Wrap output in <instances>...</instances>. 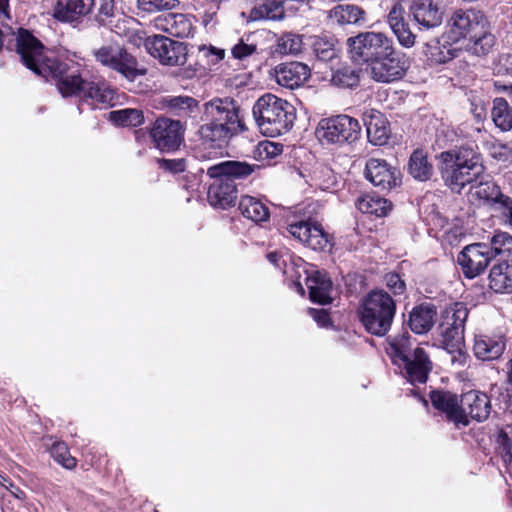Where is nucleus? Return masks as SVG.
I'll return each mask as SVG.
<instances>
[{"mask_svg":"<svg viewBox=\"0 0 512 512\" xmlns=\"http://www.w3.org/2000/svg\"><path fill=\"white\" fill-rule=\"evenodd\" d=\"M347 47L351 58L366 64L370 77L376 82L391 83L405 75V55L384 32H361L347 39Z\"/></svg>","mask_w":512,"mask_h":512,"instance_id":"f257e3e1","label":"nucleus"},{"mask_svg":"<svg viewBox=\"0 0 512 512\" xmlns=\"http://www.w3.org/2000/svg\"><path fill=\"white\" fill-rule=\"evenodd\" d=\"M239 112L240 107L231 98H214L204 104V123L199 127L198 135L210 147H199L200 157L215 156L232 137L247 129Z\"/></svg>","mask_w":512,"mask_h":512,"instance_id":"f03ea898","label":"nucleus"},{"mask_svg":"<svg viewBox=\"0 0 512 512\" xmlns=\"http://www.w3.org/2000/svg\"><path fill=\"white\" fill-rule=\"evenodd\" d=\"M39 76L55 80L63 97L78 96L92 104H109L114 98V91L105 82L83 80L76 69L55 58L49 57Z\"/></svg>","mask_w":512,"mask_h":512,"instance_id":"7ed1b4c3","label":"nucleus"},{"mask_svg":"<svg viewBox=\"0 0 512 512\" xmlns=\"http://www.w3.org/2000/svg\"><path fill=\"white\" fill-rule=\"evenodd\" d=\"M438 158L441 177L454 193H461L466 185L476 181L485 170L480 153L472 147H455L441 152Z\"/></svg>","mask_w":512,"mask_h":512,"instance_id":"20e7f679","label":"nucleus"},{"mask_svg":"<svg viewBox=\"0 0 512 512\" xmlns=\"http://www.w3.org/2000/svg\"><path fill=\"white\" fill-rule=\"evenodd\" d=\"M258 168V165L234 160L222 161L209 166L206 174L213 179L207 193L209 203L222 209L234 205L237 199L235 181L248 178Z\"/></svg>","mask_w":512,"mask_h":512,"instance_id":"39448f33","label":"nucleus"},{"mask_svg":"<svg viewBox=\"0 0 512 512\" xmlns=\"http://www.w3.org/2000/svg\"><path fill=\"white\" fill-rule=\"evenodd\" d=\"M253 118L259 131L268 137L289 132L296 120V109L287 100L266 93L259 97L252 108Z\"/></svg>","mask_w":512,"mask_h":512,"instance_id":"423d86ee","label":"nucleus"},{"mask_svg":"<svg viewBox=\"0 0 512 512\" xmlns=\"http://www.w3.org/2000/svg\"><path fill=\"white\" fill-rule=\"evenodd\" d=\"M469 309L463 302H455L445 308L439 325L443 348L451 355V362L464 366L467 354L464 348L465 323Z\"/></svg>","mask_w":512,"mask_h":512,"instance_id":"0eeeda50","label":"nucleus"},{"mask_svg":"<svg viewBox=\"0 0 512 512\" xmlns=\"http://www.w3.org/2000/svg\"><path fill=\"white\" fill-rule=\"evenodd\" d=\"M395 313L396 302L390 294L373 290L364 300L361 321L369 333L384 336L391 328Z\"/></svg>","mask_w":512,"mask_h":512,"instance_id":"6e6552de","label":"nucleus"},{"mask_svg":"<svg viewBox=\"0 0 512 512\" xmlns=\"http://www.w3.org/2000/svg\"><path fill=\"white\" fill-rule=\"evenodd\" d=\"M91 53L98 65L120 74L129 81H134L147 73L146 68L139 65L136 57L116 42L95 47Z\"/></svg>","mask_w":512,"mask_h":512,"instance_id":"1a4fd4ad","label":"nucleus"},{"mask_svg":"<svg viewBox=\"0 0 512 512\" xmlns=\"http://www.w3.org/2000/svg\"><path fill=\"white\" fill-rule=\"evenodd\" d=\"M361 134V126L355 118L348 115H337L319 121L315 135L322 144H350L357 141Z\"/></svg>","mask_w":512,"mask_h":512,"instance_id":"9d476101","label":"nucleus"},{"mask_svg":"<svg viewBox=\"0 0 512 512\" xmlns=\"http://www.w3.org/2000/svg\"><path fill=\"white\" fill-rule=\"evenodd\" d=\"M486 16L478 10H457L447 21L449 38L457 42L461 39L475 37L488 26Z\"/></svg>","mask_w":512,"mask_h":512,"instance_id":"9b49d317","label":"nucleus"},{"mask_svg":"<svg viewBox=\"0 0 512 512\" xmlns=\"http://www.w3.org/2000/svg\"><path fill=\"white\" fill-rule=\"evenodd\" d=\"M145 48L163 65L183 66L187 60V47L166 36L154 35L145 40Z\"/></svg>","mask_w":512,"mask_h":512,"instance_id":"f8f14e48","label":"nucleus"},{"mask_svg":"<svg viewBox=\"0 0 512 512\" xmlns=\"http://www.w3.org/2000/svg\"><path fill=\"white\" fill-rule=\"evenodd\" d=\"M155 147L161 151H174L184 140V127L179 120L159 117L150 129Z\"/></svg>","mask_w":512,"mask_h":512,"instance_id":"ddd939ff","label":"nucleus"},{"mask_svg":"<svg viewBox=\"0 0 512 512\" xmlns=\"http://www.w3.org/2000/svg\"><path fill=\"white\" fill-rule=\"evenodd\" d=\"M491 253L485 242L473 243L463 248L457 257V262L466 277L474 278L488 267L493 259Z\"/></svg>","mask_w":512,"mask_h":512,"instance_id":"4468645a","label":"nucleus"},{"mask_svg":"<svg viewBox=\"0 0 512 512\" xmlns=\"http://www.w3.org/2000/svg\"><path fill=\"white\" fill-rule=\"evenodd\" d=\"M287 231L295 239L313 250L323 251L330 245L328 235L322 226L311 221H298L287 226Z\"/></svg>","mask_w":512,"mask_h":512,"instance_id":"2eb2a0df","label":"nucleus"},{"mask_svg":"<svg viewBox=\"0 0 512 512\" xmlns=\"http://www.w3.org/2000/svg\"><path fill=\"white\" fill-rule=\"evenodd\" d=\"M365 176L382 190H390L401 182L399 170L384 159L370 158L366 162Z\"/></svg>","mask_w":512,"mask_h":512,"instance_id":"dca6fc26","label":"nucleus"},{"mask_svg":"<svg viewBox=\"0 0 512 512\" xmlns=\"http://www.w3.org/2000/svg\"><path fill=\"white\" fill-rule=\"evenodd\" d=\"M403 362L405 363H398L396 366L407 381L411 384H423L427 381L428 374L432 369V362L423 348H414L413 355Z\"/></svg>","mask_w":512,"mask_h":512,"instance_id":"f3484780","label":"nucleus"},{"mask_svg":"<svg viewBox=\"0 0 512 512\" xmlns=\"http://www.w3.org/2000/svg\"><path fill=\"white\" fill-rule=\"evenodd\" d=\"M432 405L439 411L445 413L447 419L456 426H467L469 419L463 414V409L458 403L456 394L449 391H433L430 394Z\"/></svg>","mask_w":512,"mask_h":512,"instance_id":"a211bd4d","label":"nucleus"},{"mask_svg":"<svg viewBox=\"0 0 512 512\" xmlns=\"http://www.w3.org/2000/svg\"><path fill=\"white\" fill-rule=\"evenodd\" d=\"M405 14L403 5L395 2L387 15V23L398 43L404 48H411L416 43V35L411 31Z\"/></svg>","mask_w":512,"mask_h":512,"instance_id":"6ab92c4d","label":"nucleus"},{"mask_svg":"<svg viewBox=\"0 0 512 512\" xmlns=\"http://www.w3.org/2000/svg\"><path fill=\"white\" fill-rule=\"evenodd\" d=\"M506 341L499 334H476L473 341V354L481 361H493L502 356Z\"/></svg>","mask_w":512,"mask_h":512,"instance_id":"aec40b11","label":"nucleus"},{"mask_svg":"<svg viewBox=\"0 0 512 512\" xmlns=\"http://www.w3.org/2000/svg\"><path fill=\"white\" fill-rule=\"evenodd\" d=\"M274 76L279 85L294 89L304 84L310 77V68L297 61L281 63L275 67Z\"/></svg>","mask_w":512,"mask_h":512,"instance_id":"412c9836","label":"nucleus"},{"mask_svg":"<svg viewBox=\"0 0 512 512\" xmlns=\"http://www.w3.org/2000/svg\"><path fill=\"white\" fill-rule=\"evenodd\" d=\"M410 11L420 29H433L443 21V12L434 0H413Z\"/></svg>","mask_w":512,"mask_h":512,"instance_id":"4be33fe9","label":"nucleus"},{"mask_svg":"<svg viewBox=\"0 0 512 512\" xmlns=\"http://www.w3.org/2000/svg\"><path fill=\"white\" fill-rule=\"evenodd\" d=\"M461 409L467 418L482 422L487 420L491 413V401L486 393L471 390L462 396Z\"/></svg>","mask_w":512,"mask_h":512,"instance_id":"5701e85b","label":"nucleus"},{"mask_svg":"<svg viewBox=\"0 0 512 512\" xmlns=\"http://www.w3.org/2000/svg\"><path fill=\"white\" fill-rule=\"evenodd\" d=\"M305 282L312 302L325 305L332 301L333 284L326 273L313 270L307 274Z\"/></svg>","mask_w":512,"mask_h":512,"instance_id":"b1692460","label":"nucleus"},{"mask_svg":"<svg viewBox=\"0 0 512 512\" xmlns=\"http://www.w3.org/2000/svg\"><path fill=\"white\" fill-rule=\"evenodd\" d=\"M95 4V0H57L54 17L61 21L73 22L86 16Z\"/></svg>","mask_w":512,"mask_h":512,"instance_id":"393cba45","label":"nucleus"},{"mask_svg":"<svg viewBox=\"0 0 512 512\" xmlns=\"http://www.w3.org/2000/svg\"><path fill=\"white\" fill-rule=\"evenodd\" d=\"M367 137L374 145H384L390 135V126L386 117L379 111L365 113Z\"/></svg>","mask_w":512,"mask_h":512,"instance_id":"a878e982","label":"nucleus"},{"mask_svg":"<svg viewBox=\"0 0 512 512\" xmlns=\"http://www.w3.org/2000/svg\"><path fill=\"white\" fill-rule=\"evenodd\" d=\"M159 27L166 33L178 38H186L193 34L191 19L181 13H170L159 19Z\"/></svg>","mask_w":512,"mask_h":512,"instance_id":"bb28decb","label":"nucleus"},{"mask_svg":"<svg viewBox=\"0 0 512 512\" xmlns=\"http://www.w3.org/2000/svg\"><path fill=\"white\" fill-rule=\"evenodd\" d=\"M436 315L433 305H419L410 313L409 326L414 333L425 334L433 327Z\"/></svg>","mask_w":512,"mask_h":512,"instance_id":"cd10ccee","label":"nucleus"},{"mask_svg":"<svg viewBox=\"0 0 512 512\" xmlns=\"http://www.w3.org/2000/svg\"><path fill=\"white\" fill-rule=\"evenodd\" d=\"M489 287L496 293L512 292V260L496 264L491 268Z\"/></svg>","mask_w":512,"mask_h":512,"instance_id":"c85d7f7f","label":"nucleus"},{"mask_svg":"<svg viewBox=\"0 0 512 512\" xmlns=\"http://www.w3.org/2000/svg\"><path fill=\"white\" fill-rule=\"evenodd\" d=\"M160 104L161 109L178 117H188L198 108V101L190 96H166Z\"/></svg>","mask_w":512,"mask_h":512,"instance_id":"c756f323","label":"nucleus"},{"mask_svg":"<svg viewBox=\"0 0 512 512\" xmlns=\"http://www.w3.org/2000/svg\"><path fill=\"white\" fill-rule=\"evenodd\" d=\"M408 173L417 181H428L434 174L432 163L422 149L413 151L408 162Z\"/></svg>","mask_w":512,"mask_h":512,"instance_id":"7c9ffc66","label":"nucleus"},{"mask_svg":"<svg viewBox=\"0 0 512 512\" xmlns=\"http://www.w3.org/2000/svg\"><path fill=\"white\" fill-rule=\"evenodd\" d=\"M413 351V342L408 332L388 340L386 352L394 365L404 363L405 359L413 355Z\"/></svg>","mask_w":512,"mask_h":512,"instance_id":"2f4dec72","label":"nucleus"},{"mask_svg":"<svg viewBox=\"0 0 512 512\" xmlns=\"http://www.w3.org/2000/svg\"><path fill=\"white\" fill-rule=\"evenodd\" d=\"M238 209L245 218L255 223L267 221L270 216L269 208L261 200L248 195L241 197Z\"/></svg>","mask_w":512,"mask_h":512,"instance_id":"473e14b6","label":"nucleus"},{"mask_svg":"<svg viewBox=\"0 0 512 512\" xmlns=\"http://www.w3.org/2000/svg\"><path fill=\"white\" fill-rule=\"evenodd\" d=\"M331 83L339 88H353L360 82V69L348 63L332 69Z\"/></svg>","mask_w":512,"mask_h":512,"instance_id":"72a5a7b5","label":"nucleus"},{"mask_svg":"<svg viewBox=\"0 0 512 512\" xmlns=\"http://www.w3.org/2000/svg\"><path fill=\"white\" fill-rule=\"evenodd\" d=\"M356 207L360 212L364 214L383 217L386 216L391 209V204L383 197L374 194H368L357 199Z\"/></svg>","mask_w":512,"mask_h":512,"instance_id":"f704fd0d","label":"nucleus"},{"mask_svg":"<svg viewBox=\"0 0 512 512\" xmlns=\"http://www.w3.org/2000/svg\"><path fill=\"white\" fill-rule=\"evenodd\" d=\"M284 17L283 5L276 0H264L249 13L250 21L280 20Z\"/></svg>","mask_w":512,"mask_h":512,"instance_id":"c9c22d12","label":"nucleus"},{"mask_svg":"<svg viewBox=\"0 0 512 512\" xmlns=\"http://www.w3.org/2000/svg\"><path fill=\"white\" fill-rule=\"evenodd\" d=\"M496 43L494 35L489 32V25L484 27L475 37H471L466 46L469 53L484 57L488 55Z\"/></svg>","mask_w":512,"mask_h":512,"instance_id":"e433bc0d","label":"nucleus"},{"mask_svg":"<svg viewBox=\"0 0 512 512\" xmlns=\"http://www.w3.org/2000/svg\"><path fill=\"white\" fill-rule=\"evenodd\" d=\"M491 117L501 131H509L512 129V108L506 99L497 97L493 100L491 109Z\"/></svg>","mask_w":512,"mask_h":512,"instance_id":"4c0bfd02","label":"nucleus"},{"mask_svg":"<svg viewBox=\"0 0 512 512\" xmlns=\"http://www.w3.org/2000/svg\"><path fill=\"white\" fill-rule=\"evenodd\" d=\"M337 40L333 36H313L311 46L315 56L321 61H330L337 57Z\"/></svg>","mask_w":512,"mask_h":512,"instance_id":"58836bf2","label":"nucleus"},{"mask_svg":"<svg viewBox=\"0 0 512 512\" xmlns=\"http://www.w3.org/2000/svg\"><path fill=\"white\" fill-rule=\"evenodd\" d=\"M365 11L355 5H338L330 11V18L338 24H357L365 19Z\"/></svg>","mask_w":512,"mask_h":512,"instance_id":"ea45409f","label":"nucleus"},{"mask_svg":"<svg viewBox=\"0 0 512 512\" xmlns=\"http://www.w3.org/2000/svg\"><path fill=\"white\" fill-rule=\"evenodd\" d=\"M473 195L479 200H483L490 207H493L496 202L504 194L501 192L500 187L493 181L480 182L472 187Z\"/></svg>","mask_w":512,"mask_h":512,"instance_id":"a19ab883","label":"nucleus"},{"mask_svg":"<svg viewBox=\"0 0 512 512\" xmlns=\"http://www.w3.org/2000/svg\"><path fill=\"white\" fill-rule=\"evenodd\" d=\"M109 115L110 120L120 126L136 127L144 122V115L138 109L127 108L111 111Z\"/></svg>","mask_w":512,"mask_h":512,"instance_id":"79ce46f5","label":"nucleus"},{"mask_svg":"<svg viewBox=\"0 0 512 512\" xmlns=\"http://www.w3.org/2000/svg\"><path fill=\"white\" fill-rule=\"evenodd\" d=\"M486 245L491 250L493 258L499 255H510L512 253V235L499 231L492 236L490 242Z\"/></svg>","mask_w":512,"mask_h":512,"instance_id":"37998d69","label":"nucleus"},{"mask_svg":"<svg viewBox=\"0 0 512 512\" xmlns=\"http://www.w3.org/2000/svg\"><path fill=\"white\" fill-rule=\"evenodd\" d=\"M302 46L301 35L287 32L278 38L276 51L280 54H298Z\"/></svg>","mask_w":512,"mask_h":512,"instance_id":"c03bdc74","label":"nucleus"},{"mask_svg":"<svg viewBox=\"0 0 512 512\" xmlns=\"http://www.w3.org/2000/svg\"><path fill=\"white\" fill-rule=\"evenodd\" d=\"M256 50L257 42L255 41V34L251 33L242 36L238 43L232 47L231 53L234 58L242 60L254 54Z\"/></svg>","mask_w":512,"mask_h":512,"instance_id":"a18cd8bd","label":"nucleus"},{"mask_svg":"<svg viewBox=\"0 0 512 512\" xmlns=\"http://www.w3.org/2000/svg\"><path fill=\"white\" fill-rule=\"evenodd\" d=\"M498 448L505 462L512 464V424L502 427L497 436Z\"/></svg>","mask_w":512,"mask_h":512,"instance_id":"49530a36","label":"nucleus"},{"mask_svg":"<svg viewBox=\"0 0 512 512\" xmlns=\"http://www.w3.org/2000/svg\"><path fill=\"white\" fill-rule=\"evenodd\" d=\"M489 155L500 162H512V142L492 141L486 144Z\"/></svg>","mask_w":512,"mask_h":512,"instance_id":"de8ad7c7","label":"nucleus"},{"mask_svg":"<svg viewBox=\"0 0 512 512\" xmlns=\"http://www.w3.org/2000/svg\"><path fill=\"white\" fill-rule=\"evenodd\" d=\"M50 453L54 460L66 469H73L76 466L75 458L70 455L69 450L64 443L53 444Z\"/></svg>","mask_w":512,"mask_h":512,"instance_id":"09e8293b","label":"nucleus"},{"mask_svg":"<svg viewBox=\"0 0 512 512\" xmlns=\"http://www.w3.org/2000/svg\"><path fill=\"white\" fill-rule=\"evenodd\" d=\"M96 5V21L101 25L111 24V18L114 16V0H98Z\"/></svg>","mask_w":512,"mask_h":512,"instance_id":"8fccbe9b","label":"nucleus"},{"mask_svg":"<svg viewBox=\"0 0 512 512\" xmlns=\"http://www.w3.org/2000/svg\"><path fill=\"white\" fill-rule=\"evenodd\" d=\"M176 3L177 0H137L138 8L147 13L170 10L176 6Z\"/></svg>","mask_w":512,"mask_h":512,"instance_id":"3c124183","label":"nucleus"},{"mask_svg":"<svg viewBox=\"0 0 512 512\" xmlns=\"http://www.w3.org/2000/svg\"><path fill=\"white\" fill-rule=\"evenodd\" d=\"M492 209L499 212L504 224L512 229V198L504 194Z\"/></svg>","mask_w":512,"mask_h":512,"instance_id":"603ef678","label":"nucleus"},{"mask_svg":"<svg viewBox=\"0 0 512 512\" xmlns=\"http://www.w3.org/2000/svg\"><path fill=\"white\" fill-rule=\"evenodd\" d=\"M224 50L213 46H201L198 51L199 60H206L208 66L215 65L224 58Z\"/></svg>","mask_w":512,"mask_h":512,"instance_id":"864d4df0","label":"nucleus"},{"mask_svg":"<svg viewBox=\"0 0 512 512\" xmlns=\"http://www.w3.org/2000/svg\"><path fill=\"white\" fill-rule=\"evenodd\" d=\"M385 283L387 288L392 291V293L397 295H402L406 291L405 281L401 278V276L397 273L391 272L385 275Z\"/></svg>","mask_w":512,"mask_h":512,"instance_id":"5fc2aeb1","label":"nucleus"},{"mask_svg":"<svg viewBox=\"0 0 512 512\" xmlns=\"http://www.w3.org/2000/svg\"><path fill=\"white\" fill-rule=\"evenodd\" d=\"M283 152V145L275 142L266 141L261 143L259 147V153L261 156H265L266 158L273 159Z\"/></svg>","mask_w":512,"mask_h":512,"instance_id":"6e6d98bb","label":"nucleus"},{"mask_svg":"<svg viewBox=\"0 0 512 512\" xmlns=\"http://www.w3.org/2000/svg\"><path fill=\"white\" fill-rule=\"evenodd\" d=\"M160 167L172 173H181L186 169V161L180 159H161L159 160Z\"/></svg>","mask_w":512,"mask_h":512,"instance_id":"4d7b16f0","label":"nucleus"},{"mask_svg":"<svg viewBox=\"0 0 512 512\" xmlns=\"http://www.w3.org/2000/svg\"><path fill=\"white\" fill-rule=\"evenodd\" d=\"M308 314L317 322L321 327H326L330 323V317L326 310L309 308Z\"/></svg>","mask_w":512,"mask_h":512,"instance_id":"13d9d810","label":"nucleus"},{"mask_svg":"<svg viewBox=\"0 0 512 512\" xmlns=\"http://www.w3.org/2000/svg\"><path fill=\"white\" fill-rule=\"evenodd\" d=\"M198 69L189 65L188 67L181 68L178 75L183 79H192L197 75Z\"/></svg>","mask_w":512,"mask_h":512,"instance_id":"bf43d9fd","label":"nucleus"},{"mask_svg":"<svg viewBox=\"0 0 512 512\" xmlns=\"http://www.w3.org/2000/svg\"><path fill=\"white\" fill-rule=\"evenodd\" d=\"M0 17L10 19L9 0H0Z\"/></svg>","mask_w":512,"mask_h":512,"instance_id":"052dcab7","label":"nucleus"},{"mask_svg":"<svg viewBox=\"0 0 512 512\" xmlns=\"http://www.w3.org/2000/svg\"><path fill=\"white\" fill-rule=\"evenodd\" d=\"M472 111L478 119L485 118V116H486V109L483 106H481V107L475 106V108L472 109Z\"/></svg>","mask_w":512,"mask_h":512,"instance_id":"680f3d73","label":"nucleus"},{"mask_svg":"<svg viewBox=\"0 0 512 512\" xmlns=\"http://www.w3.org/2000/svg\"><path fill=\"white\" fill-rule=\"evenodd\" d=\"M267 259L270 263L274 264L275 266H278L279 256L276 252H271L267 255Z\"/></svg>","mask_w":512,"mask_h":512,"instance_id":"e2e57ef3","label":"nucleus"},{"mask_svg":"<svg viewBox=\"0 0 512 512\" xmlns=\"http://www.w3.org/2000/svg\"><path fill=\"white\" fill-rule=\"evenodd\" d=\"M505 90L508 93V95L512 96V84L509 86H505Z\"/></svg>","mask_w":512,"mask_h":512,"instance_id":"0e129e2a","label":"nucleus"},{"mask_svg":"<svg viewBox=\"0 0 512 512\" xmlns=\"http://www.w3.org/2000/svg\"><path fill=\"white\" fill-rule=\"evenodd\" d=\"M298 287H299L300 292L303 294L304 293V289H303V287L301 286L300 283H298Z\"/></svg>","mask_w":512,"mask_h":512,"instance_id":"69168bd1","label":"nucleus"},{"mask_svg":"<svg viewBox=\"0 0 512 512\" xmlns=\"http://www.w3.org/2000/svg\"><path fill=\"white\" fill-rule=\"evenodd\" d=\"M402 0H398L397 2L401 3Z\"/></svg>","mask_w":512,"mask_h":512,"instance_id":"338daca9","label":"nucleus"}]
</instances>
